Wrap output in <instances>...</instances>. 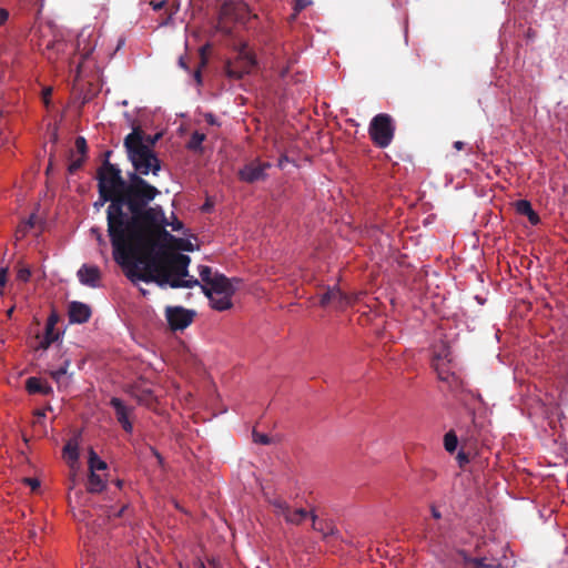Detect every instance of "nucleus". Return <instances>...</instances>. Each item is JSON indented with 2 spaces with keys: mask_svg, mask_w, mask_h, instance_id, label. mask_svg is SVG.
I'll return each instance as SVG.
<instances>
[{
  "mask_svg": "<svg viewBox=\"0 0 568 568\" xmlns=\"http://www.w3.org/2000/svg\"><path fill=\"white\" fill-rule=\"evenodd\" d=\"M458 438L454 432H448L444 436V447L447 452L454 453L457 448Z\"/></svg>",
  "mask_w": 568,
  "mask_h": 568,
  "instance_id": "nucleus-26",
  "label": "nucleus"
},
{
  "mask_svg": "<svg viewBox=\"0 0 568 568\" xmlns=\"http://www.w3.org/2000/svg\"><path fill=\"white\" fill-rule=\"evenodd\" d=\"M154 220L142 229L132 231L124 244L113 252L114 260L122 265L153 268V260L160 252H171L169 247L193 251L189 240L178 239L164 227V213L161 206H154Z\"/></svg>",
  "mask_w": 568,
  "mask_h": 568,
  "instance_id": "nucleus-2",
  "label": "nucleus"
},
{
  "mask_svg": "<svg viewBox=\"0 0 568 568\" xmlns=\"http://www.w3.org/2000/svg\"><path fill=\"white\" fill-rule=\"evenodd\" d=\"M449 365L450 364L446 363H437L433 365L438 378L443 382H449V378L454 377V374L449 369Z\"/></svg>",
  "mask_w": 568,
  "mask_h": 568,
  "instance_id": "nucleus-25",
  "label": "nucleus"
},
{
  "mask_svg": "<svg viewBox=\"0 0 568 568\" xmlns=\"http://www.w3.org/2000/svg\"><path fill=\"white\" fill-rule=\"evenodd\" d=\"M115 485H116L119 488H121V487H122V485H123V481H122V480H120V479H118V480L115 481Z\"/></svg>",
  "mask_w": 568,
  "mask_h": 568,
  "instance_id": "nucleus-57",
  "label": "nucleus"
},
{
  "mask_svg": "<svg viewBox=\"0 0 568 568\" xmlns=\"http://www.w3.org/2000/svg\"><path fill=\"white\" fill-rule=\"evenodd\" d=\"M17 234L20 236H24L27 234V232H23V224L18 227Z\"/></svg>",
  "mask_w": 568,
  "mask_h": 568,
  "instance_id": "nucleus-50",
  "label": "nucleus"
},
{
  "mask_svg": "<svg viewBox=\"0 0 568 568\" xmlns=\"http://www.w3.org/2000/svg\"><path fill=\"white\" fill-rule=\"evenodd\" d=\"M354 298L346 293L342 292L337 286L327 287L326 292L322 295L320 304L323 307L334 305L337 308H344L354 303Z\"/></svg>",
  "mask_w": 568,
  "mask_h": 568,
  "instance_id": "nucleus-12",
  "label": "nucleus"
},
{
  "mask_svg": "<svg viewBox=\"0 0 568 568\" xmlns=\"http://www.w3.org/2000/svg\"><path fill=\"white\" fill-rule=\"evenodd\" d=\"M305 2L303 0H296V9L302 10L305 8Z\"/></svg>",
  "mask_w": 568,
  "mask_h": 568,
  "instance_id": "nucleus-48",
  "label": "nucleus"
},
{
  "mask_svg": "<svg viewBox=\"0 0 568 568\" xmlns=\"http://www.w3.org/2000/svg\"><path fill=\"white\" fill-rule=\"evenodd\" d=\"M190 256L175 252H160L153 260V268L150 267H129L126 277L135 283L142 281L145 283H155L161 288L170 286L172 288H192L201 286L197 278L189 274Z\"/></svg>",
  "mask_w": 568,
  "mask_h": 568,
  "instance_id": "nucleus-3",
  "label": "nucleus"
},
{
  "mask_svg": "<svg viewBox=\"0 0 568 568\" xmlns=\"http://www.w3.org/2000/svg\"><path fill=\"white\" fill-rule=\"evenodd\" d=\"M94 206H95V207L102 206V205H101V200H100V199L94 203Z\"/></svg>",
  "mask_w": 568,
  "mask_h": 568,
  "instance_id": "nucleus-61",
  "label": "nucleus"
},
{
  "mask_svg": "<svg viewBox=\"0 0 568 568\" xmlns=\"http://www.w3.org/2000/svg\"><path fill=\"white\" fill-rule=\"evenodd\" d=\"M271 168L268 162L258 160L245 164L239 172L240 179L246 183H254L266 178L265 171Z\"/></svg>",
  "mask_w": 568,
  "mask_h": 568,
  "instance_id": "nucleus-11",
  "label": "nucleus"
},
{
  "mask_svg": "<svg viewBox=\"0 0 568 568\" xmlns=\"http://www.w3.org/2000/svg\"><path fill=\"white\" fill-rule=\"evenodd\" d=\"M12 312H13V308H10V310L8 311V315L10 316V315L12 314Z\"/></svg>",
  "mask_w": 568,
  "mask_h": 568,
  "instance_id": "nucleus-63",
  "label": "nucleus"
},
{
  "mask_svg": "<svg viewBox=\"0 0 568 568\" xmlns=\"http://www.w3.org/2000/svg\"><path fill=\"white\" fill-rule=\"evenodd\" d=\"M453 355L450 348L446 344H442L434 351L433 365L437 363L452 364Z\"/></svg>",
  "mask_w": 568,
  "mask_h": 568,
  "instance_id": "nucleus-19",
  "label": "nucleus"
},
{
  "mask_svg": "<svg viewBox=\"0 0 568 568\" xmlns=\"http://www.w3.org/2000/svg\"><path fill=\"white\" fill-rule=\"evenodd\" d=\"M221 17L226 20H233L239 23H246L257 16L252 13L251 8L244 1H226L221 7Z\"/></svg>",
  "mask_w": 568,
  "mask_h": 568,
  "instance_id": "nucleus-8",
  "label": "nucleus"
},
{
  "mask_svg": "<svg viewBox=\"0 0 568 568\" xmlns=\"http://www.w3.org/2000/svg\"><path fill=\"white\" fill-rule=\"evenodd\" d=\"M51 169H52V162L50 161V163H49V165L47 168V174L51 171Z\"/></svg>",
  "mask_w": 568,
  "mask_h": 568,
  "instance_id": "nucleus-60",
  "label": "nucleus"
},
{
  "mask_svg": "<svg viewBox=\"0 0 568 568\" xmlns=\"http://www.w3.org/2000/svg\"><path fill=\"white\" fill-rule=\"evenodd\" d=\"M54 47V42L53 41H49L47 43V49H52Z\"/></svg>",
  "mask_w": 568,
  "mask_h": 568,
  "instance_id": "nucleus-55",
  "label": "nucleus"
},
{
  "mask_svg": "<svg viewBox=\"0 0 568 568\" xmlns=\"http://www.w3.org/2000/svg\"><path fill=\"white\" fill-rule=\"evenodd\" d=\"M468 568H503L497 559L470 558L466 561Z\"/></svg>",
  "mask_w": 568,
  "mask_h": 568,
  "instance_id": "nucleus-18",
  "label": "nucleus"
},
{
  "mask_svg": "<svg viewBox=\"0 0 568 568\" xmlns=\"http://www.w3.org/2000/svg\"><path fill=\"white\" fill-rule=\"evenodd\" d=\"M97 240L99 241L100 244H105V241L101 233H98Z\"/></svg>",
  "mask_w": 568,
  "mask_h": 568,
  "instance_id": "nucleus-53",
  "label": "nucleus"
},
{
  "mask_svg": "<svg viewBox=\"0 0 568 568\" xmlns=\"http://www.w3.org/2000/svg\"><path fill=\"white\" fill-rule=\"evenodd\" d=\"M255 64L256 61L254 55L246 52L243 48L239 53V58L234 62H227L225 64V73L230 79L240 80L245 74L250 73Z\"/></svg>",
  "mask_w": 568,
  "mask_h": 568,
  "instance_id": "nucleus-9",
  "label": "nucleus"
},
{
  "mask_svg": "<svg viewBox=\"0 0 568 568\" xmlns=\"http://www.w3.org/2000/svg\"><path fill=\"white\" fill-rule=\"evenodd\" d=\"M179 65H180L181 68H183L184 70H189V67H187V63H186V58L181 57V58L179 59Z\"/></svg>",
  "mask_w": 568,
  "mask_h": 568,
  "instance_id": "nucleus-44",
  "label": "nucleus"
},
{
  "mask_svg": "<svg viewBox=\"0 0 568 568\" xmlns=\"http://www.w3.org/2000/svg\"><path fill=\"white\" fill-rule=\"evenodd\" d=\"M201 288L214 310L222 312L232 307L231 297L235 290L225 275L217 272L214 273L210 284L207 286L201 285Z\"/></svg>",
  "mask_w": 568,
  "mask_h": 568,
  "instance_id": "nucleus-5",
  "label": "nucleus"
},
{
  "mask_svg": "<svg viewBox=\"0 0 568 568\" xmlns=\"http://www.w3.org/2000/svg\"><path fill=\"white\" fill-rule=\"evenodd\" d=\"M165 1H159V2H154V1H151L150 4L151 7L153 8L154 11H160L161 9H163L165 7Z\"/></svg>",
  "mask_w": 568,
  "mask_h": 568,
  "instance_id": "nucleus-41",
  "label": "nucleus"
},
{
  "mask_svg": "<svg viewBox=\"0 0 568 568\" xmlns=\"http://www.w3.org/2000/svg\"><path fill=\"white\" fill-rule=\"evenodd\" d=\"M464 145H465V144H464V142H462V141H456V142H454V148H455L456 150H458V151H460V150L464 148Z\"/></svg>",
  "mask_w": 568,
  "mask_h": 568,
  "instance_id": "nucleus-47",
  "label": "nucleus"
},
{
  "mask_svg": "<svg viewBox=\"0 0 568 568\" xmlns=\"http://www.w3.org/2000/svg\"><path fill=\"white\" fill-rule=\"evenodd\" d=\"M152 453H153V455L156 457V459H158L159 464H161V465H162V463H163V457L160 455V453H159L156 449H154V448H152Z\"/></svg>",
  "mask_w": 568,
  "mask_h": 568,
  "instance_id": "nucleus-45",
  "label": "nucleus"
},
{
  "mask_svg": "<svg viewBox=\"0 0 568 568\" xmlns=\"http://www.w3.org/2000/svg\"><path fill=\"white\" fill-rule=\"evenodd\" d=\"M197 568H205V566L201 562Z\"/></svg>",
  "mask_w": 568,
  "mask_h": 568,
  "instance_id": "nucleus-64",
  "label": "nucleus"
},
{
  "mask_svg": "<svg viewBox=\"0 0 568 568\" xmlns=\"http://www.w3.org/2000/svg\"><path fill=\"white\" fill-rule=\"evenodd\" d=\"M253 440L257 444L268 445L271 444V438L265 434H260L253 430Z\"/></svg>",
  "mask_w": 568,
  "mask_h": 568,
  "instance_id": "nucleus-32",
  "label": "nucleus"
},
{
  "mask_svg": "<svg viewBox=\"0 0 568 568\" xmlns=\"http://www.w3.org/2000/svg\"><path fill=\"white\" fill-rule=\"evenodd\" d=\"M432 515L435 519H439L442 517L440 513L437 510L436 507H432Z\"/></svg>",
  "mask_w": 568,
  "mask_h": 568,
  "instance_id": "nucleus-46",
  "label": "nucleus"
},
{
  "mask_svg": "<svg viewBox=\"0 0 568 568\" xmlns=\"http://www.w3.org/2000/svg\"><path fill=\"white\" fill-rule=\"evenodd\" d=\"M515 210L520 215H527L531 210V203L528 200H518L515 202Z\"/></svg>",
  "mask_w": 568,
  "mask_h": 568,
  "instance_id": "nucleus-28",
  "label": "nucleus"
},
{
  "mask_svg": "<svg viewBox=\"0 0 568 568\" xmlns=\"http://www.w3.org/2000/svg\"><path fill=\"white\" fill-rule=\"evenodd\" d=\"M129 161L133 166L131 173L138 176L152 173L158 175L161 171V161L150 145L144 143V131L140 126H134L123 141Z\"/></svg>",
  "mask_w": 568,
  "mask_h": 568,
  "instance_id": "nucleus-4",
  "label": "nucleus"
},
{
  "mask_svg": "<svg viewBox=\"0 0 568 568\" xmlns=\"http://www.w3.org/2000/svg\"><path fill=\"white\" fill-rule=\"evenodd\" d=\"M211 207H212V204H211L209 201H206V202L203 204V206H202V211H204V212H209V211L211 210Z\"/></svg>",
  "mask_w": 568,
  "mask_h": 568,
  "instance_id": "nucleus-49",
  "label": "nucleus"
},
{
  "mask_svg": "<svg viewBox=\"0 0 568 568\" xmlns=\"http://www.w3.org/2000/svg\"><path fill=\"white\" fill-rule=\"evenodd\" d=\"M111 154H112V151H111V150L105 151V152L103 153V158H104L103 160H108V161H110V156H111Z\"/></svg>",
  "mask_w": 568,
  "mask_h": 568,
  "instance_id": "nucleus-51",
  "label": "nucleus"
},
{
  "mask_svg": "<svg viewBox=\"0 0 568 568\" xmlns=\"http://www.w3.org/2000/svg\"><path fill=\"white\" fill-rule=\"evenodd\" d=\"M31 276V272L29 268H20L17 273V278L22 282H28Z\"/></svg>",
  "mask_w": 568,
  "mask_h": 568,
  "instance_id": "nucleus-35",
  "label": "nucleus"
},
{
  "mask_svg": "<svg viewBox=\"0 0 568 568\" xmlns=\"http://www.w3.org/2000/svg\"><path fill=\"white\" fill-rule=\"evenodd\" d=\"M91 232L94 233V236H98V233H100L98 229H92Z\"/></svg>",
  "mask_w": 568,
  "mask_h": 568,
  "instance_id": "nucleus-59",
  "label": "nucleus"
},
{
  "mask_svg": "<svg viewBox=\"0 0 568 568\" xmlns=\"http://www.w3.org/2000/svg\"><path fill=\"white\" fill-rule=\"evenodd\" d=\"M84 162H85V159L81 158V156L71 161V163L68 166V172L70 174H74L77 171H79L82 168Z\"/></svg>",
  "mask_w": 568,
  "mask_h": 568,
  "instance_id": "nucleus-31",
  "label": "nucleus"
},
{
  "mask_svg": "<svg viewBox=\"0 0 568 568\" xmlns=\"http://www.w3.org/2000/svg\"><path fill=\"white\" fill-rule=\"evenodd\" d=\"M171 18H172V12L168 14V17H166V19H165L164 23H168V21H169V20H171Z\"/></svg>",
  "mask_w": 568,
  "mask_h": 568,
  "instance_id": "nucleus-62",
  "label": "nucleus"
},
{
  "mask_svg": "<svg viewBox=\"0 0 568 568\" xmlns=\"http://www.w3.org/2000/svg\"><path fill=\"white\" fill-rule=\"evenodd\" d=\"M206 121H207L209 123H211V124H214V123H215L214 118H213V115H212V114H209V115L206 116Z\"/></svg>",
  "mask_w": 568,
  "mask_h": 568,
  "instance_id": "nucleus-54",
  "label": "nucleus"
},
{
  "mask_svg": "<svg viewBox=\"0 0 568 568\" xmlns=\"http://www.w3.org/2000/svg\"><path fill=\"white\" fill-rule=\"evenodd\" d=\"M182 226L181 222L174 223L173 230H179Z\"/></svg>",
  "mask_w": 568,
  "mask_h": 568,
  "instance_id": "nucleus-56",
  "label": "nucleus"
},
{
  "mask_svg": "<svg viewBox=\"0 0 568 568\" xmlns=\"http://www.w3.org/2000/svg\"><path fill=\"white\" fill-rule=\"evenodd\" d=\"M34 215H31L27 222L23 223V232H28L34 226Z\"/></svg>",
  "mask_w": 568,
  "mask_h": 568,
  "instance_id": "nucleus-39",
  "label": "nucleus"
},
{
  "mask_svg": "<svg viewBox=\"0 0 568 568\" xmlns=\"http://www.w3.org/2000/svg\"><path fill=\"white\" fill-rule=\"evenodd\" d=\"M37 338L40 339L38 348L45 351L60 338V332L55 327L45 325L43 335L38 334Z\"/></svg>",
  "mask_w": 568,
  "mask_h": 568,
  "instance_id": "nucleus-17",
  "label": "nucleus"
},
{
  "mask_svg": "<svg viewBox=\"0 0 568 568\" xmlns=\"http://www.w3.org/2000/svg\"><path fill=\"white\" fill-rule=\"evenodd\" d=\"M205 140V134L199 131L192 133L186 146L191 151H200L202 149V143Z\"/></svg>",
  "mask_w": 568,
  "mask_h": 568,
  "instance_id": "nucleus-24",
  "label": "nucleus"
},
{
  "mask_svg": "<svg viewBox=\"0 0 568 568\" xmlns=\"http://www.w3.org/2000/svg\"><path fill=\"white\" fill-rule=\"evenodd\" d=\"M205 64H206V59H205L204 54L202 53L200 65H199V68L194 71V73H193L194 80L196 81V83H197L199 85H201V84H202L201 67H204Z\"/></svg>",
  "mask_w": 568,
  "mask_h": 568,
  "instance_id": "nucleus-33",
  "label": "nucleus"
},
{
  "mask_svg": "<svg viewBox=\"0 0 568 568\" xmlns=\"http://www.w3.org/2000/svg\"><path fill=\"white\" fill-rule=\"evenodd\" d=\"M68 314L70 323L83 324L90 320L92 311L88 304L74 301L69 304Z\"/></svg>",
  "mask_w": 568,
  "mask_h": 568,
  "instance_id": "nucleus-14",
  "label": "nucleus"
},
{
  "mask_svg": "<svg viewBox=\"0 0 568 568\" xmlns=\"http://www.w3.org/2000/svg\"><path fill=\"white\" fill-rule=\"evenodd\" d=\"M125 508H126V507H125V506H123V507L119 510V513L116 514V516H121V515L123 514V511H124V509H125Z\"/></svg>",
  "mask_w": 568,
  "mask_h": 568,
  "instance_id": "nucleus-58",
  "label": "nucleus"
},
{
  "mask_svg": "<svg viewBox=\"0 0 568 568\" xmlns=\"http://www.w3.org/2000/svg\"><path fill=\"white\" fill-rule=\"evenodd\" d=\"M110 406L114 409L116 420L122 426L123 430L126 433H132L133 425L129 418L132 408L128 407L123 400L118 397H112L110 399Z\"/></svg>",
  "mask_w": 568,
  "mask_h": 568,
  "instance_id": "nucleus-13",
  "label": "nucleus"
},
{
  "mask_svg": "<svg viewBox=\"0 0 568 568\" xmlns=\"http://www.w3.org/2000/svg\"><path fill=\"white\" fill-rule=\"evenodd\" d=\"M162 138V133H156L154 135H149L144 133V143L150 145V149L153 150V146L156 142Z\"/></svg>",
  "mask_w": 568,
  "mask_h": 568,
  "instance_id": "nucleus-34",
  "label": "nucleus"
},
{
  "mask_svg": "<svg viewBox=\"0 0 568 568\" xmlns=\"http://www.w3.org/2000/svg\"><path fill=\"white\" fill-rule=\"evenodd\" d=\"M24 481L31 487L32 490H36L40 487V483L37 478H24Z\"/></svg>",
  "mask_w": 568,
  "mask_h": 568,
  "instance_id": "nucleus-38",
  "label": "nucleus"
},
{
  "mask_svg": "<svg viewBox=\"0 0 568 568\" xmlns=\"http://www.w3.org/2000/svg\"><path fill=\"white\" fill-rule=\"evenodd\" d=\"M26 389L30 394L42 395H49L53 392L52 387L49 384L42 383V381L38 377H29L26 382Z\"/></svg>",
  "mask_w": 568,
  "mask_h": 568,
  "instance_id": "nucleus-16",
  "label": "nucleus"
},
{
  "mask_svg": "<svg viewBox=\"0 0 568 568\" xmlns=\"http://www.w3.org/2000/svg\"><path fill=\"white\" fill-rule=\"evenodd\" d=\"M368 133L376 146L382 149L387 148L392 143L395 134L393 118L387 113H378L372 119Z\"/></svg>",
  "mask_w": 568,
  "mask_h": 568,
  "instance_id": "nucleus-6",
  "label": "nucleus"
},
{
  "mask_svg": "<svg viewBox=\"0 0 568 568\" xmlns=\"http://www.w3.org/2000/svg\"><path fill=\"white\" fill-rule=\"evenodd\" d=\"M199 274H200L202 282L204 283L203 285H206V286L210 284V282L213 280V276H214L212 268L207 265H201L199 267Z\"/></svg>",
  "mask_w": 568,
  "mask_h": 568,
  "instance_id": "nucleus-27",
  "label": "nucleus"
},
{
  "mask_svg": "<svg viewBox=\"0 0 568 568\" xmlns=\"http://www.w3.org/2000/svg\"><path fill=\"white\" fill-rule=\"evenodd\" d=\"M34 415L37 417V422H40L42 418L45 417L44 410H41V409L36 410Z\"/></svg>",
  "mask_w": 568,
  "mask_h": 568,
  "instance_id": "nucleus-43",
  "label": "nucleus"
},
{
  "mask_svg": "<svg viewBox=\"0 0 568 568\" xmlns=\"http://www.w3.org/2000/svg\"><path fill=\"white\" fill-rule=\"evenodd\" d=\"M62 357H63L62 364L57 369L50 371V376L57 383H60L61 378L68 373V369H69V367L71 365V358L70 357H64V355H62Z\"/></svg>",
  "mask_w": 568,
  "mask_h": 568,
  "instance_id": "nucleus-23",
  "label": "nucleus"
},
{
  "mask_svg": "<svg viewBox=\"0 0 568 568\" xmlns=\"http://www.w3.org/2000/svg\"><path fill=\"white\" fill-rule=\"evenodd\" d=\"M75 149L80 153L81 158L87 159L88 144L83 136H78L74 141Z\"/></svg>",
  "mask_w": 568,
  "mask_h": 568,
  "instance_id": "nucleus-30",
  "label": "nucleus"
},
{
  "mask_svg": "<svg viewBox=\"0 0 568 568\" xmlns=\"http://www.w3.org/2000/svg\"><path fill=\"white\" fill-rule=\"evenodd\" d=\"M108 467L106 463L97 455V453L91 448L89 452V469L90 471L95 473L97 470H105Z\"/></svg>",
  "mask_w": 568,
  "mask_h": 568,
  "instance_id": "nucleus-22",
  "label": "nucleus"
},
{
  "mask_svg": "<svg viewBox=\"0 0 568 568\" xmlns=\"http://www.w3.org/2000/svg\"><path fill=\"white\" fill-rule=\"evenodd\" d=\"M97 180L101 205L110 202L106 224L114 252L132 231L153 222L154 206L150 204L160 191L138 174L128 172L124 179L119 166L108 160H103L98 169Z\"/></svg>",
  "mask_w": 568,
  "mask_h": 568,
  "instance_id": "nucleus-1",
  "label": "nucleus"
},
{
  "mask_svg": "<svg viewBox=\"0 0 568 568\" xmlns=\"http://www.w3.org/2000/svg\"><path fill=\"white\" fill-rule=\"evenodd\" d=\"M104 488V481L102 478L93 471H90L89 478H88V486L87 489L90 493H101Z\"/></svg>",
  "mask_w": 568,
  "mask_h": 568,
  "instance_id": "nucleus-21",
  "label": "nucleus"
},
{
  "mask_svg": "<svg viewBox=\"0 0 568 568\" xmlns=\"http://www.w3.org/2000/svg\"><path fill=\"white\" fill-rule=\"evenodd\" d=\"M9 18V11L6 8H0V26H2Z\"/></svg>",
  "mask_w": 568,
  "mask_h": 568,
  "instance_id": "nucleus-40",
  "label": "nucleus"
},
{
  "mask_svg": "<svg viewBox=\"0 0 568 568\" xmlns=\"http://www.w3.org/2000/svg\"><path fill=\"white\" fill-rule=\"evenodd\" d=\"M63 453L65 455V457L70 460V462H77L78 458H79V453H78V448L77 446H73L72 444L68 443L64 448H63Z\"/></svg>",
  "mask_w": 568,
  "mask_h": 568,
  "instance_id": "nucleus-29",
  "label": "nucleus"
},
{
  "mask_svg": "<svg viewBox=\"0 0 568 568\" xmlns=\"http://www.w3.org/2000/svg\"><path fill=\"white\" fill-rule=\"evenodd\" d=\"M52 93V89L51 88H47L43 90V101L45 104L49 103V97L51 95Z\"/></svg>",
  "mask_w": 568,
  "mask_h": 568,
  "instance_id": "nucleus-42",
  "label": "nucleus"
},
{
  "mask_svg": "<svg viewBox=\"0 0 568 568\" xmlns=\"http://www.w3.org/2000/svg\"><path fill=\"white\" fill-rule=\"evenodd\" d=\"M530 224L537 225L540 222V217L534 209L526 215Z\"/></svg>",
  "mask_w": 568,
  "mask_h": 568,
  "instance_id": "nucleus-37",
  "label": "nucleus"
},
{
  "mask_svg": "<svg viewBox=\"0 0 568 568\" xmlns=\"http://www.w3.org/2000/svg\"><path fill=\"white\" fill-rule=\"evenodd\" d=\"M270 504L274 509V514L282 516L284 520L291 525H301L306 518H311V514H314L304 508L292 509L282 498L271 499Z\"/></svg>",
  "mask_w": 568,
  "mask_h": 568,
  "instance_id": "nucleus-7",
  "label": "nucleus"
},
{
  "mask_svg": "<svg viewBox=\"0 0 568 568\" xmlns=\"http://www.w3.org/2000/svg\"><path fill=\"white\" fill-rule=\"evenodd\" d=\"M468 433H469V434H468V437H469L470 439H475V438H476L477 434H476L475 428H474L473 430H469Z\"/></svg>",
  "mask_w": 568,
  "mask_h": 568,
  "instance_id": "nucleus-52",
  "label": "nucleus"
},
{
  "mask_svg": "<svg viewBox=\"0 0 568 568\" xmlns=\"http://www.w3.org/2000/svg\"><path fill=\"white\" fill-rule=\"evenodd\" d=\"M312 528L323 534L324 537L334 534V527L323 520H320L315 514H311Z\"/></svg>",
  "mask_w": 568,
  "mask_h": 568,
  "instance_id": "nucleus-20",
  "label": "nucleus"
},
{
  "mask_svg": "<svg viewBox=\"0 0 568 568\" xmlns=\"http://www.w3.org/2000/svg\"><path fill=\"white\" fill-rule=\"evenodd\" d=\"M195 313L182 306H168L165 308V317L173 331L186 328L192 322Z\"/></svg>",
  "mask_w": 568,
  "mask_h": 568,
  "instance_id": "nucleus-10",
  "label": "nucleus"
},
{
  "mask_svg": "<svg viewBox=\"0 0 568 568\" xmlns=\"http://www.w3.org/2000/svg\"><path fill=\"white\" fill-rule=\"evenodd\" d=\"M78 278L81 284L89 286V287H99L100 286V280H101V273L98 266L95 265H87L83 264L78 273Z\"/></svg>",
  "mask_w": 568,
  "mask_h": 568,
  "instance_id": "nucleus-15",
  "label": "nucleus"
},
{
  "mask_svg": "<svg viewBox=\"0 0 568 568\" xmlns=\"http://www.w3.org/2000/svg\"><path fill=\"white\" fill-rule=\"evenodd\" d=\"M58 322H59V315L57 314V312L52 311L47 320L45 325L49 327H55Z\"/></svg>",
  "mask_w": 568,
  "mask_h": 568,
  "instance_id": "nucleus-36",
  "label": "nucleus"
}]
</instances>
